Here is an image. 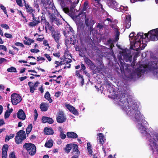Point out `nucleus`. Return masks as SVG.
<instances>
[{
  "label": "nucleus",
  "mask_w": 158,
  "mask_h": 158,
  "mask_svg": "<svg viewBox=\"0 0 158 158\" xmlns=\"http://www.w3.org/2000/svg\"><path fill=\"white\" fill-rule=\"evenodd\" d=\"M0 8L1 9L3 10L4 13L7 16H8V15L7 14L6 10V7L3 5H1L0 6Z\"/></svg>",
  "instance_id": "obj_42"
},
{
  "label": "nucleus",
  "mask_w": 158,
  "mask_h": 158,
  "mask_svg": "<svg viewBox=\"0 0 158 158\" xmlns=\"http://www.w3.org/2000/svg\"><path fill=\"white\" fill-rule=\"evenodd\" d=\"M122 18L124 20L125 23L124 24L126 27L127 28H129L131 25L130 21L131 20V16L130 15H126L125 14H123L122 15Z\"/></svg>",
  "instance_id": "obj_8"
},
{
  "label": "nucleus",
  "mask_w": 158,
  "mask_h": 158,
  "mask_svg": "<svg viewBox=\"0 0 158 158\" xmlns=\"http://www.w3.org/2000/svg\"><path fill=\"white\" fill-rule=\"evenodd\" d=\"M0 50H2L5 52L6 51V47L4 45H0Z\"/></svg>",
  "instance_id": "obj_45"
},
{
  "label": "nucleus",
  "mask_w": 158,
  "mask_h": 158,
  "mask_svg": "<svg viewBox=\"0 0 158 158\" xmlns=\"http://www.w3.org/2000/svg\"><path fill=\"white\" fill-rule=\"evenodd\" d=\"M115 33V39L116 41H117L119 39V32L117 28H115L114 30Z\"/></svg>",
  "instance_id": "obj_29"
},
{
  "label": "nucleus",
  "mask_w": 158,
  "mask_h": 158,
  "mask_svg": "<svg viewBox=\"0 0 158 158\" xmlns=\"http://www.w3.org/2000/svg\"><path fill=\"white\" fill-rule=\"evenodd\" d=\"M4 35L6 38H8L11 39L13 37L12 35L9 33H5Z\"/></svg>",
  "instance_id": "obj_43"
},
{
  "label": "nucleus",
  "mask_w": 158,
  "mask_h": 158,
  "mask_svg": "<svg viewBox=\"0 0 158 158\" xmlns=\"http://www.w3.org/2000/svg\"><path fill=\"white\" fill-rule=\"evenodd\" d=\"M49 106L48 104L46 103H42L40 105V108L41 110L45 111H46Z\"/></svg>",
  "instance_id": "obj_20"
},
{
  "label": "nucleus",
  "mask_w": 158,
  "mask_h": 158,
  "mask_svg": "<svg viewBox=\"0 0 158 158\" xmlns=\"http://www.w3.org/2000/svg\"><path fill=\"white\" fill-rule=\"evenodd\" d=\"M81 70H84L86 69L85 67V65L82 64H81Z\"/></svg>",
  "instance_id": "obj_57"
},
{
  "label": "nucleus",
  "mask_w": 158,
  "mask_h": 158,
  "mask_svg": "<svg viewBox=\"0 0 158 158\" xmlns=\"http://www.w3.org/2000/svg\"><path fill=\"white\" fill-rule=\"evenodd\" d=\"M87 149L88 150V153L90 155H92V151L91 149V145L89 143H87Z\"/></svg>",
  "instance_id": "obj_34"
},
{
  "label": "nucleus",
  "mask_w": 158,
  "mask_h": 158,
  "mask_svg": "<svg viewBox=\"0 0 158 158\" xmlns=\"http://www.w3.org/2000/svg\"><path fill=\"white\" fill-rule=\"evenodd\" d=\"M53 55L56 57H59L60 56V53H55L53 54Z\"/></svg>",
  "instance_id": "obj_60"
},
{
  "label": "nucleus",
  "mask_w": 158,
  "mask_h": 158,
  "mask_svg": "<svg viewBox=\"0 0 158 158\" xmlns=\"http://www.w3.org/2000/svg\"><path fill=\"white\" fill-rule=\"evenodd\" d=\"M28 85L30 87V92L33 93L36 88L34 85V83L31 82H29Z\"/></svg>",
  "instance_id": "obj_23"
},
{
  "label": "nucleus",
  "mask_w": 158,
  "mask_h": 158,
  "mask_svg": "<svg viewBox=\"0 0 158 158\" xmlns=\"http://www.w3.org/2000/svg\"><path fill=\"white\" fill-rule=\"evenodd\" d=\"M112 22V21L110 19L107 18L105 20L104 24L106 25H110Z\"/></svg>",
  "instance_id": "obj_36"
},
{
  "label": "nucleus",
  "mask_w": 158,
  "mask_h": 158,
  "mask_svg": "<svg viewBox=\"0 0 158 158\" xmlns=\"http://www.w3.org/2000/svg\"><path fill=\"white\" fill-rule=\"evenodd\" d=\"M24 43L25 44L28 45H31V42H29L27 41H24Z\"/></svg>",
  "instance_id": "obj_59"
},
{
  "label": "nucleus",
  "mask_w": 158,
  "mask_h": 158,
  "mask_svg": "<svg viewBox=\"0 0 158 158\" xmlns=\"http://www.w3.org/2000/svg\"><path fill=\"white\" fill-rule=\"evenodd\" d=\"M24 6H25L26 11L28 13L32 15V17H33V19L34 20H35V19H36L35 17V15L33 13V12H35V10L33 9L32 8L29 4L26 3L25 1H24Z\"/></svg>",
  "instance_id": "obj_9"
},
{
  "label": "nucleus",
  "mask_w": 158,
  "mask_h": 158,
  "mask_svg": "<svg viewBox=\"0 0 158 158\" xmlns=\"http://www.w3.org/2000/svg\"><path fill=\"white\" fill-rule=\"evenodd\" d=\"M84 60L86 63L88 65L91 66L93 65V64L92 62L88 58L85 57L84 58Z\"/></svg>",
  "instance_id": "obj_30"
},
{
  "label": "nucleus",
  "mask_w": 158,
  "mask_h": 158,
  "mask_svg": "<svg viewBox=\"0 0 158 158\" xmlns=\"http://www.w3.org/2000/svg\"><path fill=\"white\" fill-rule=\"evenodd\" d=\"M58 116L56 118L57 122L62 123L65 121L66 118L63 111H59L58 113Z\"/></svg>",
  "instance_id": "obj_10"
},
{
  "label": "nucleus",
  "mask_w": 158,
  "mask_h": 158,
  "mask_svg": "<svg viewBox=\"0 0 158 158\" xmlns=\"http://www.w3.org/2000/svg\"><path fill=\"white\" fill-rule=\"evenodd\" d=\"M92 0L93 2L94 6L98 8H100L102 9V6L101 3V2L102 0Z\"/></svg>",
  "instance_id": "obj_19"
},
{
  "label": "nucleus",
  "mask_w": 158,
  "mask_h": 158,
  "mask_svg": "<svg viewBox=\"0 0 158 158\" xmlns=\"http://www.w3.org/2000/svg\"><path fill=\"white\" fill-rule=\"evenodd\" d=\"M31 51L32 52L37 53V52H39L40 51H39V50H38L37 49H31Z\"/></svg>",
  "instance_id": "obj_53"
},
{
  "label": "nucleus",
  "mask_w": 158,
  "mask_h": 158,
  "mask_svg": "<svg viewBox=\"0 0 158 158\" xmlns=\"http://www.w3.org/2000/svg\"><path fill=\"white\" fill-rule=\"evenodd\" d=\"M0 26L1 27L5 28L6 29H9V26L5 24H2L0 25Z\"/></svg>",
  "instance_id": "obj_41"
},
{
  "label": "nucleus",
  "mask_w": 158,
  "mask_h": 158,
  "mask_svg": "<svg viewBox=\"0 0 158 158\" xmlns=\"http://www.w3.org/2000/svg\"><path fill=\"white\" fill-rule=\"evenodd\" d=\"M85 23L87 26H91L95 23L94 21L92 20L91 18L86 17H85Z\"/></svg>",
  "instance_id": "obj_17"
},
{
  "label": "nucleus",
  "mask_w": 158,
  "mask_h": 158,
  "mask_svg": "<svg viewBox=\"0 0 158 158\" xmlns=\"http://www.w3.org/2000/svg\"><path fill=\"white\" fill-rule=\"evenodd\" d=\"M8 148V146L7 145H4L3 146L2 154V158H6Z\"/></svg>",
  "instance_id": "obj_14"
},
{
  "label": "nucleus",
  "mask_w": 158,
  "mask_h": 158,
  "mask_svg": "<svg viewBox=\"0 0 158 158\" xmlns=\"http://www.w3.org/2000/svg\"><path fill=\"white\" fill-rule=\"evenodd\" d=\"M62 61L64 62L65 63V64H67L69 63H70L72 61V60L70 59L65 58Z\"/></svg>",
  "instance_id": "obj_38"
},
{
  "label": "nucleus",
  "mask_w": 158,
  "mask_h": 158,
  "mask_svg": "<svg viewBox=\"0 0 158 158\" xmlns=\"http://www.w3.org/2000/svg\"><path fill=\"white\" fill-rule=\"evenodd\" d=\"M97 135L98 136V139L99 140L100 143L102 144H104L105 139L103 134L102 133H99L97 134Z\"/></svg>",
  "instance_id": "obj_18"
},
{
  "label": "nucleus",
  "mask_w": 158,
  "mask_h": 158,
  "mask_svg": "<svg viewBox=\"0 0 158 158\" xmlns=\"http://www.w3.org/2000/svg\"><path fill=\"white\" fill-rule=\"evenodd\" d=\"M32 124H30L27 128L26 129V133L27 134H29L32 130Z\"/></svg>",
  "instance_id": "obj_35"
},
{
  "label": "nucleus",
  "mask_w": 158,
  "mask_h": 158,
  "mask_svg": "<svg viewBox=\"0 0 158 158\" xmlns=\"http://www.w3.org/2000/svg\"><path fill=\"white\" fill-rule=\"evenodd\" d=\"M145 0H131V1L132 3H134L136 1H143Z\"/></svg>",
  "instance_id": "obj_61"
},
{
  "label": "nucleus",
  "mask_w": 158,
  "mask_h": 158,
  "mask_svg": "<svg viewBox=\"0 0 158 158\" xmlns=\"http://www.w3.org/2000/svg\"><path fill=\"white\" fill-rule=\"evenodd\" d=\"M55 64L57 65V66H56V68L57 66H59L60 65L65 64V63L64 62L62 61L60 62L56 61H55Z\"/></svg>",
  "instance_id": "obj_39"
},
{
  "label": "nucleus",
  "mask_w": 158,
  "mask_h": 158,
  "mask_svg": "<svg viewBox=\"0 0 158 158\" xmlns=\"http://www.w3.org/2000/svg\"><path fill=\"white\" fill-rule=\"evenodd\" d=\"M9 157L10 158H16L15 153L14 152H12L10 153Z\"/></svg>",
  "instance_id": "obj_44"
},
{
  "label": "nucleus",
  "mask_w": 158,
  "mask_h": 158,
  "mask_svg": "<svg viewBox=\"0 0 158 158\" xmlns=\"http://www.w3.org/2000/svg\"><path fill=\"white\" fill-rule=\"evenodd\" d=\"M52 35L56 42L58 43L60 37L59 32L57 31H53L52 33Z\"/></svg>",
  "instance_id": "obj_13"
},
{
  "label": "nucleus",
  "mask_w": 158,
  "mask_h": 158,
  "mask_svg": "<svg viewBox=\"0 0 158 158\" xmlns=\"http://www.w3.org/2000/svg\"><path fill=\"white\" fill-rule=\"evenodd\" d=\"M106 2L110 7L118 11L125 12L128 10V7L127 6H121L120 7L118 8L117 3L115 0H107Z\"/></svg>",
  "instance_id": "obj_4"
},
{
  "label": "nucleus",
  "mask_w": 158,
  "mask_h": 158,
  "mask_svg": "<svg viewBox=\"0 0 158 158\" xmlns=\"http://www.w3.org/2000/svg\"><path fill=\"white\" fill-rule=\"evenodd\" d=\"M73 151L75 152H76V154H77V155L79 154L80 153V152L79 151V150H78V146L75 144H73Z\"/></svg>",
  "instance_id": "obj_31"
},
{
  "label": "nucleus",
  "mask_w": 158,
  "mask_h": 158,
  "mask_svg": "<svg viewBox=\"0 0 158 158\" xmlns=\"http://www.w3.org/2000/svg\"><path fill=\"white\" fill-rule=\"evenodd\" d=\"M23 147L26 148L28 152L31 156L34 155L36 153V147L33 144L26 143L24 145Z\"/></svg>",
  "instance_id": "obj_5"
},
{
  "label": "nucleus",
  "mask_w": 158,
  "mask_h": 158,
  "mask_svg": "<svg viewBox=\"0 0 158 158\" xmlns=\"http://www.w3.org/2000/svg\"><path fill=\"white\" fill-rule=\"evenodd\" d=\"M17 117L21 120H24L26 118V115L22 109L19 110L17 113Z\"/></svg>",
  "instance_id": "obj_15"
},
{
  "label": "nucleus",
  "mask_w": 158,
  "mask_h": 158,
  "mask_svg": "<svg viewBox=\"0 0 158 158\" xmlns=\"http://www.w3.org/2000/svg\"><path fill=\"white\" fill-rule=\"evenodd\" d=\"M17 4L20 6H23V4L21 0H16Z\"/></svg>",
  "instance_id": "obj_47"
},
{
  "label": "nucleus",
  "mask_w": 158,
  "mask_h": 158,
  "mask_svg": "<svg viewBox=\"0 0 158 158\" xmlns=\"http://www.w3.org/2000/svg\"><path fill=\"white\" fill-rule=\"evenodd\" d=\"M26 138L25 132L23 130H20L17 133V135L15 138V142L17 144H19Z\"/></svg>",
  "instance_id": "obj_6"
},
{
  "label": "nucleus",
  "mask_w": 158,
  "mask_h": 158,
  "mask_svg": "<svg viewBox=\"0 0 158 158\" xmlns=\"http://www.w3.org/2000/svg\"><path fill=\"white\" fill-rule=\"evenodd\" d=\"M72 146L73 145L71 144H67L65 148V152L67 153H69L70 152Z\"/></svg>",
  "instance_id": "obj_28"
},
{
  "label": "nucleus",
  "mask_w": 158,
  "mask_h": 158,
  "mask_svg": "<svg viewBox=\"0 0 158 158\" xmlns=\"http://www.w3.org/2000/svg\"><path fill=\"white\" fill-rule=\"evenodd\" d=\"M65 106L74 115H79V114L78 111L73 106L67 104H65Z\"/></svg>",
  "instance_id": "obj_12"
},
{
  "label": "nucleus",
  "mask_w": 158,
  "mask_h": 158,
  "mask_svg": "<svg viewBox=\"0 0 158 158\" xmlns=\"http://www.w3.org/2000/svg\"><path fill=\"white\" fill-rule=\"evenodd\" d=\"M37 60L38 61H40V60L44 61L45 60V59H44V58L43 57H40V56L38 57H37Z\"/></svg>",
  "instance_id": "obj_55"
},
{
  "label": "nucleus",
  "mask_w": 158,
  "mask_h": 158,
  "mask_svg": "<svg viewBox=\"0 0 158 158\" xmlns=\"http://www.w3.org/2000/svg\"><path fill=\"white\" fill-rule=\"evenodd\" d=\"M54 23H55L57 25L60 24H61V22L60 21V20L58 19H56V20L55 21Z\"/></svg>",
  "instance_id": "obj_51"
},
{
  "label": "nucleus",
  "mask_w": 158,
  "mask_h": 158,
  "mask_svg": "<svg viewBox=\"0 0 158 158\" xmlns=\"http://www.w3.org/2000/svg\"><path fill=\"white\" fill-rule=\"evenodd\" d=\"M88 2L87 1H85L84 3V7L83 8V12L84 13H85L84 11H85L86 9L88 8Z\"/></svg>",
  "instance_id": "obj_37"
},
{
  "label": "nucleus",
  "mask_w": 158,
  "mask_h": 158,
  "mask_svg": "<svg viewBox=\"0 0 158 158\" xmlns=\"http://www.w3.org/2000/svg\"><path fill=\"white\" fill-rule=\"evenodd\" d=\"M7 71L10 72H17L16 69L13 67H11L7 69Z\"/></svg>",
  "instance_id": "obj_33"
},
{
  "label": "nucleus",
  "mask_w": 158,
  "mask_h": 158,
  "mask_svg": "<svg viewBox=\"0 0 158 158\" xmlns=\"http://www.w3.org/2000/svg\"><path fill=\"white\" fill-rule=\"evenodd\" d=\"M6 60L4 58H0V64H1L3 62H6Z\"/></svg>",
  "instance_id": "obj_52"
},
{
  "label": "nucleus",
  "mask_w": 158,
  "mask_h": 158,
  "mask_svg": "<svg viewBox=\"0 0 158 158\" xmlns=\"http://www.w3.org/2000/svg\"><path fill=\"white\" fill-rule=\"evenodd\" d=\"M44 132L46 135H50L53 134V131L51 128H45L44 130Z\"/></svg>",
  "instance_id": "obj_22"
},
{
  "label": "nucleus",
  "mask_w": 158,
  "mask_h": 158,
  "mask_svg": "<svg viewBox=\"0 0 158 158\" xmlns=\"http://www.w3.org/2000/svg\"><path fill=\"white\" fill-rule=\"evenodd\" d=\"M67 136L68 137L70 138L75 139L77 137V135L75 133L73 132H67Z\"/></svg>",
  "instance_id": "obj_21"
},
{
  "label": "nucleus",
  "mask_w": 158,
  "mask_h": 158,
  "mask_svg": "<svg viewBox=\"0 0 158 158\" xmlns=\"http://www.w3.org/2000/svg\"><path fill=\"white\" fill-rule=\"evenodd\" d=\"M44 56L47 58L49 61H51L52 59L49 55L48 54H45L44 55Z\"/></svg>",
  "instance_id": "obj_48"
},
{
  "label": "nucleus",
  "mask_w": 158,
  "mask_h": 158,
  "mask_svg": "<svg viewBox=\"0 0 158 158\" xmlns=\"http://www.w3.org/2000/svg\"><path fill=\"white\" fill-rule=\"evenodd\" d=\"M5 124L4 121L1 119H0V126L3 125Z\"/></svg>",
  "instance_id": "obj_63"
},
{
  "label": "nucleus",
  "mask_w": 158,
  "mask_h": 158,
  "mask_svg": "<svg viewBox=\"0 0 158 158\" xmlns=\"http://www.w3.org/2000/svg\"><path fill=\"white\" fill-rule=\"evenodd\" d=\"M97 27H99V28L101 29V28H102V27H103V26L101 24L99 23L98 24Z\"/></svg>",
  "instance_id": "obj_64"
},
{
  "label": "nucleus",
  "mask_w": 158,
  "mask_h": 158,
  "mask_svg": "<svg viewBox=\"0 0 158 158\" xmlns=\"http://www.w3.org/2000/svg\"><path fill=\"white\" fill-rule=\"evenodd\" d=\"M50 19H51L52 22L54 23L57 18H56V17L55 16H51Z\"/></svg>",
  "instance_id": "obj_50"
},
{
  "label": "nucleus",
  "mask_w": 158,
  "mask_h": 158,
  "mask_svg": "<svg viewBox=\"0 0 158 158\" xmlns=\"http://www.w3.org/2000/svg\"><path fill=\"white\" fill-rule=\"evenodd\" d=\"M11 102L14 105H16L21 101L20 96L18 94L14 93L11 96Z\"/></svg>",
  "instance_id": "obj_7"
},
{
  "label": "nucleus",
  "mask_w": 158,
  "mask_h": 158,
  "mask_svg": "<svg viewBox=\"0 0 158 158\" xmlns=\"http://www.w3.org/2000/svg\"><path fill=\"white\" fill-rule=\"evenodd\" d=\"M75 75L76 76H77L79 78H82L83 77L81 75L80 73H79V72L78 71H76V74H75Z\"/></svg>",
  "instance_id": "obj_46"
},
{
  "label": "nucleus",
  "mask_w": 158,
  "mask_h": 158,
  "mask_svg": "<svg viewBox=\"0 0 158 158\" xmlns=\"http://www.w3.org/2000/svg\"><path fill=\"white\" fill-rule=\"evenodd\" d=\"M42 121L43 123H48L50 124L52 123L53 122L52 118L45 116H43L42 118Z\"/></svg>",
  "instance_id": "obj_16"
},
{
  "label": "nucleus",
  "mask_w": 158,
  "mask_h": 158,
  "mask_svg": "<svg viewBox=\"0 0 158 158\" xmlns=\"http://www.w3.org/2000/svg\"><path fill=\"white\" fill-rule=\"evenodd\" d=\"M40 23V21L36 20V19L34 21L29 23L28 24L29 26L33 27L36 26Z\"/></svg>",
  "instance_id": "obj_27"
},
{
  "label": "nucleus",
  "mask_w": 158,
  "mask_h": 158,
  "mask_svg": "<svg viewBox=\"0 0 158 158\" xmlns=\"http://www.w3.org/2000/svg\"><path fill=\"white\" fill-rule=\"evenodd\" d=\"M15 135L14 134H11L9 135H6L5 139V142H8L9 140L13 138L14 136Z\"/></svg>",
  "instance_id": "obj_32"
},
{
  "label": "nucleus",
  "mask_w": 158,
  "mask_h": 158,
  "mask_svg": "<svg viewBox=\"0 0 158 158\" xmlns=\"http://www.w3.org/2000/svg\"><path fill=\"white\" fill-rule=\"evenodd\" d=\"M53 141L52 140H49L45 143V146L48 148H51L53 145Z\"/></svg>",
  "instance_id": "obj_26"
},
{
  "label": "nucleus",
  "mask_w": 158,
  "mask_h": 158,
  "mask_svg": "<svg viewBox=\"0 0 158 158\" xmlns=\"http://www.w3.org/2000/svg\"><path fill=\"white\" fill-rule=\"evenodd\" d=\"M27 41H28L29 42H31V43H33L34 42V41L33 40L29 38L27 39Z\"/></svg>",
  "instance_id": "obj_62"
},
{
  "label": "nucleus",
  "mask_w": 158,
  "mask_h": 158,
  "mask_svg": "<svg viewBox=\"0 0 158 158\" xmlns=\"http://www.w3.org/2000/svg\"><path fill=\"white\" fill-rule=\"evenodd\" d=\"M139 68L136 69L129 77L130 79H136L147 72L152 73L154 76L158 78V58L151 56V60L148 63L140 64Z\"/></svg>",
  "instance_id": "obj_2"
},
{
  "label": "nucleus",
  "mask_w": 158,
  "mask_h": 158,
  "mask_svg": "<svg viewBox=\"0 0 158 158\" xmlns=\"http://www.w3.org/2000/svg\"><path fill=\"white\" fill-rule=\"evenodd\" d=\"M60 138L63 139H64L66 136L65 134L64 133L62 130H60Z\"/></svg>",
  "instance_id": "obj_40"
},
{
  "label": "nucleus",
  "mask_w": 158,
  "mask_h": 158,
  "mask_svg": "<svg viewBox=\"0 0 158 158\" xmlns=\"http://www.w3.org/2000/svg\"><path fill=\"white\" fill-rule=\"evenodd\" d=\"M44 98L47 100L49 102L51 103L52 102V99L50 98V95L48 92H47L44 95Z\"/></svg>",
  "instance_id": "obj_24"
},
{
  "label": "nucleus",
  "mask_w": 158,
  "mask_h": 158,
  "mask_svg": "<svg viewBox=\"0 0 158 158\" xmlns=\"http://www.w3.org/2000/svg\"><path fill=\"white\" fill-rule=\"evenodd\" d=\"M79 0H61L60 5L64 11L70 16L74 15L75 7Z\"/></svg>",
  "instance_id": "obj_3"
},
{
  "label": "nucleus",
  "mask_w": 158,
  "mask_h": 158,
  "mask_svg": "<svg viewBox=\"0 0 158 158\" xmlns=\"http://www.w3.org/2000/svg\"><path fill=\"white\" fill-rule=\"evenodd\" d=\"M135 33L132 32L129 35L130 43V48L134 50L138 51L143 49L146 44L143 43V40L146 37L152 41H156L158 40V28L151 30L148 32V34L145 33L143 35V32L138 33L134 36Z\"/></svg>",
  "instance_id": "obj_1"
},
{
  "label": "nucleus",
  "mask_w": 158,
  "mask_h": 158,
  "mask_svg": "<svg viewBox=\"0 0 158 158\" xmlns=\"http://www.w3.org/2000/svg\"><path fill=\"white\" fill-rule=\"evenodd\" d=\"M15 45H16L17 46H21L22 47H24V45L23 44H22L21 43L17 42L15 43Z\"/></svg>",
  "instance_id": "obj_49"
},
{
  "label": "nucleus",
  "mask_w": 158,
  "mask_h": 158,
  "mask_svg": "<svg viewBox=\"0 0 158 158\" xmlns=\"http://www.w3.org/2000/svg\"><path fill=\"white\" fill-rule=\"evenodd\" d=\"M60 93V92H57L55 93V96L57 98H58L59 97Z\"/></svg>",
  "instance_id": "obj_56"
},
{
  "label": "nucleus",
  "mask_w": 158,
  "mask_h": 158,
  "mask_svg": "<svg viewBox=\"0 0 158 158\" xmlns=\"http://www.w3.org/2000/svg\"><path fill=\"white\" fill-rule=\"evenodd\" d=\"M27 77L26 76H24L21 77L19 78V79L21 81H23V80H25L27 78Z\"/></svg>",
  "instance_id": "obj_58"
},
{
  "label": "nucleus",
  "mask_w": 158,
  "mask_h": 158,
  "mask_svg": "<svg viewBox=\"0 0 158 158\" xmlns=\"http://www.w3.org/2000/svg\"><path fill=\"white\" fill-rule=\"evenodd\" d=\"M43 44H44L45 45L49 47V48H50V47L49 46V45L48 44V41L46 40H44L43 41Z\"/></svg>",
  "instance_id": "obj_54"
},
{
  "label": "nucleus",
  "mask_w": 158,
  "mask_h": 158,
  "mask_svg": "<svg viewBox=\"0 0 158 158\" xmlns=\"http://www.w3.org/2000/svg\"><path fill=\"white\" fill-rule=\"evenodd\" d=\"M13 111V109H9L7 110L6 112L5 115L4 117L5 119L8 118L10 116V113Z\"/></svg>",
  "instance_id": "obj_25"
},
{
  "label": "nucleus",
  "mask_w": 158,
  "mask_h": 158,
  "mask_svg": "<svg viewBox=\"0 0 158 158\" xmlns=\"http://www.w3.org/2000/svg\"><path fill=\"white\" fill-rule=\"evenodd\" d=\"M122 56L124 59L126 61H131V56L129 51L127 50L124 51L122 53Z\"/></svg>",
  "instance_id": "obj_11"
}]
</instances>
